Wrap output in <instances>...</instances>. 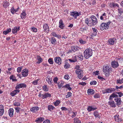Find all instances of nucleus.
Segmentation results:
<instances>
[{"label": "nucleus", "mask_w": 123, "mask_h": 123, "mask_svg": "<svg viewBox=\"0 0 123 123\" xmlns=\"http://www.w3.org/2000/svg\"><path fill=\"white\" fill-rule=\"evenodd\" d=\"M118 12L120 14H122L123 13V9L121 8L118 9Z\"/></svg>", "instance_id": "obj_56"}, {"label": "nucleus", "mask_w": 123, "mask_h": 123, "mask_svg": "<svg viewBox=\"0 0 123 123\" xmlns=\"http://www.w3.org/2000/svg\"><path fill=\"white\" fill-rule=\"evenodd\" d=\"M10 80H12L13 81H16L17 80L15 77L13 75H11L10 76Z\"/></svg>", "instance_id": "obj_42"}, {"label": "nucleus", "mask_w": 123, "mask_h": 123, "mask_svg": "<svg viewBox=\"0 0 123 123\" xmlns=\"http://www.w3.org/2000/svg\"><path fill=\"white\" fill-rule=\"evenodd\" d=\"M39 80V79H37V80L33 81L32 82V84H33V85H37V84L38 81V80Z\"/></svg>", "instance_id": "obj_54"}, {"label": "nucleus", "mask_w": 123, "mask_h": 123, "mask_svg": "<svg viewBox=\"0 0 123 123\" xmlns=\"http://www.w3.org/2000/svg\"><path fill=\"white\" fill-rule=\"evenodd\" d=\"M114 118L115 120L118 122H120L121 121V119L119 117L118 115H116L114 116Z\"/></svg>", "instance_id": "obj_22"}, {"label": "nucleus", "mask_w": 123, "mask_h": 123, "mask_svg": "<svg viewBox=\"0 0 123 123\" xmlns=\"http://www.w3.org/2000/svg\"><path fill=\"white\" fill-rule=\"evenodd\" d=\"M116 18L119 21H122L123 20V17L121 16L120 15L116 16Z\"/></svg>", "instance_id": "obj_39"}, {"label": "nucleus", "mask_w": 123, "mask_h": 123, "mask_svg": "<svg viewBox=\"0 0 123 123\" xmlns=\"http://www.w3.org/2000/svg\"><path fill=\"white\" fill-rule=\"evenodd\" d=\"M58 80V78L57 77H55L53 79V81L54 83L57 84V81Z\"/></svg>", "instance_id": "obj_61"}, {"label": "nucleus", "mask_w": 123, "mask_h": 123, "mask_svg": "<svg viewBox=\"0 0 123 123\" xmlns=\"http://www.w3.org/2000/svg\"><path fill=\"white\" fill-rule=\"evenodd\" d=\"M20 90L19 89H16L12 92L10 93V95L12 96H14L17 93H19Z\"/></svg>", "instance_id": "obj_19"}, {"label": "nucleus", "mask_w": 123, "mask_h": 123, "mask_svg": "<svg viewBox=\"0 0 123 123\" xmlns=\"http://www.w3.org/2000/svg\"><path fill=\"white\" fill-rule=\"evenodd\" d=\"M28 70L26 68L23 69L21 72L22 75L23 77H26L27 76L28 74Z\"/></svg>", "instance_id": "obj_10"}, {"label": "nucleus", "mask_w": 123, "mask_h": 123, "mask_svg": "<svg viewBox=\"0 0 123 123\" xmlns=\"http://www.w3.org/2000/svg\"><path fill=\"white\" fill-rule=\"evenodd\" d=\"M39 109V108L38 106L34 107L31 108L30 110L34 113H36Z\"/></svg>", "instance_id": "obj_15"}, {"label": "nucleus", "mask_w": 123, "mask_h": 123, "mask_svg": "<svg viewBox=\"0 0 123 123\" xmlns=\"http://www.w3.org/2000/svg\"><path fill=\"white\" fill-rule=\"evenodd\" d=\"M14 110L13 108H11L8 111L9 115L10 117H12L13 115Z\"/></svg>", "instance_id": "obj_28"}, {"label": "nucleus", "mask_w": 123, "mask_h": 123, "mask_svg": "<svg viewBox=\"0 0 123 123\" xmlns=\"http://www.w3.org/2000/svg\"><path fill=\"white\" fill-rule=\"evenodd\" d=\"M51 96V95L48 92L45 93L42 95V98L43 99H45L46 98H47L50 97Z\"/></svg>", "instance_id": "obj_14"}, {"label": "nucleus", "mask_w": 123, "mask_h": 123, "mask_svg": "<svg viewBox=\"0 0 123 123\" xmlns=\"http://www.w3.org/2000/svg\"><path fill=\"white\" fill-rule=\"evenodd\" d=\"M9 2L7 1V0H5L3 2V6L4 7L6 8L9 6Z\"/></svg>", "instance_id": "obj_24"}, {"label": "nucleus", "mask_w": 123, "mask_h": 123, "mask_svg": "<svg viewBox=\"0 0 123 123\" xmlns=\"http://www.w3.org/2000/svg\"><path fill=\"white\" fill-rule=\"evenodd\" d=\"M19 28L20 27L19 26L14 27V28L12 29V33L14 34H16L17 32L19 30Z\"/></svg>", "instance_id": "obj_18"}, {"label": "nucleus", "mask_w": 123, "mask_h": 123, "mask_svg": "<svg viewBox=\"0 0 123 123\" xmlns=\"http://www.w3.org/2000/svg\"><path fill=\"white\" fill-rule=\"evenodd\" d=\"M74 123H80L81 121L78 118H75L74 119Z\"/></svg>", "instance_id": "obj_44"}, {"label": "nucleus", "mask_w": 123, "mask_h": 123, "mask_svg": "<svg viewBox=\"0 0 123 123\" xmlns=\"http://www.w3.org/2000/svg\"><path fill=\"white\" fill-rule=\"evenodd\" d=\"M92 50L90 49H86L84 52V57L86 59L92 56Z\"/></svg>", "instance_id": "obj_1"}, {"label": "nucleus", "mask_w": 123, "mask_h": 123, "mask_svg": "<svg viewBox=\"0 0 123 123\" xmlns=\"http://www.w3.org/2000/svg\"><path fill=\"white\" fill-rule=\"evenodd\" d=\"M43 28L44 30H45L46 32H48L49 30V26L47 24H45L43 25Z\"/></svg>", "instance_id": "obj_21"}, {"label": "nucleus", "mask_w": 123, "mask_h": 123, "mask_svg": "<svg viewBox=\"0 0 123 123\" xmlns=\"http://www.w3.org/2000/svg\"><path fill=\"white\" fill-rule=\"evenodd\" d=\"M93 115L96 118H98L100 119V114L98 113V112L97 111H95L93 112Z\"/></svg>", "instance_id": "obj_29"}, {"label": "nucleus", "mask_w": 123, "mask_h": 123, "mask_svg": "<svg viewBox=\"0 0 123 123\" xmlns=\"http://www.w3.org/2000/svg\"><path fill=\"white\" fill-rule=\"evenodd\" d=\"M102 92L103 94L109 93L108 89L107 88L106 89L102 90Z\"/></svg>", "instance_id": "obj_55"}, {"label": "nucleus", "mask_w": 123, "mask_h": 123, "mask_svg": "<svg viewBox=\"0 0 123 123\" xmlns=\"http://www.w3.org/2000/svg\"><path fill=\"white\" fill-rule=\"evenodd\" d=\"M80 14V12L75 11L71 12L70 13V15L75 19L77 18V17L79 16Z\"/></svg>", "instance_id": "obj_4"}, {"label": "nucleus", "mask_w": 123, "mask_h": 123, "mask_svg": "<svg viewBox=\"0 0 123 123\" xmlns=\"http://www.w3.org/2000/svg\"><path fill=\"white\" fill-rule=\"evenodd\" d=\"M108 104L111 107H115L116 105L114 101L112 99H109V101L108 102Z\"/></svg>", "instance_id": "obj_7"}, {"label": "nucleus", "mask_w": 123, "mask_h": 123, "mask_svg": "<svg viewBox=\"0 0 123 123\" xmlns=\"http://www.w3.org/2000/svg\"><path fill=\"white\" fill-rule=\"evenodd\" d=\"M55 62L56 63L59 65L61 63L62 61L60 57H56L54 59Z\"/></svg>", "instance_id": "obj_12"}, {"label": "nucleus", "mask_w": 123, "mask_h": 123, "mask_svg": "<svg viewBox=\"0 0 123 123\" xmlns=\"http://www.w3.org/2000/svg\"><path fill=\"white\" fill-rule=\"evenodd\" d=\"M3 106L2 105H0V116H2L4 113Z\"/></svg>", "instance_id": "obj_25"}, {"label": "nucleus", "mask_w": 123, "mask_h": 123, "mask_svg": "<svg viewBox=\"0 0 123 123\" xmlns=\"http://www.w3.org/2000/svg\"><path fill=\"white\" fill-rule=\"evenodd\" d=\"M26 13L24 11H23L21 14V18L23 19L25 18L26 17Z\"/></svg>", "instance_id": "obj_23"}, {"label": "nucleus", "mask_w": 123, "mask_h": 123, "mask_svg": "<svg viewBox=\"0 0 123 123\" xmlns=\"http://www.w3.org/2000/svg\"><path fill=\"white\" fill-rule=\"evenodd\" d=\"M59 27L62 29H63L65 27V25L61 19L59 21Z\"/></svg>", "instance_id": "obj_17"}, {"label": "nucleus", "mask_w": 123, "mask_h": 123, "mask_svg": "<svg viewBox=\"0 0 123 123\" xmlns=\"http://www.w3.org/2000/svg\"><path fill=\"white\" fill-rule=\"evenodd\" d=\"M116 39L115 38H112L108 40V44L111 45H113L114 43L116 42Z\"/></svg>", "instance_id": "obj_11"}, {"label": "nucleus", "mask_w": 123, "mask_h": 123, "mask_svg": "<svg viewBox=\"0 0 123 123\" xmlns=\"http://www.w3.org/2000/svg\"><path fill=\"white\" fill-rule=\"evenodd\" d=\"M18 11L17 9H14L13 7H12L11 10V12L13 14Z\"/></svg>", "instance_id": "obj_47"}, {"label": "nucleus", "mask_w": 123, "mask_h": 123, "mask_svg": "<svg viewBox=\"0 0 123 123\" xmlns=\"http://www.w3.org/2000/svg\"><path fill=\"white\" fill-rule=\"evenodd\" d=\"M94 93L95 91L92 89H88L87 90V93L88 95H92Z\"/></svg>", "instance_id": "obj_30"}, {"label": "nucleus", "mask_w": 123, "mask_h": 123, "mask_svg": "<svg viewBox=\"0 0 123 123\" xmlns=\"http://www.w3.org/2000/svg\"><path fill=\"white\" fill-rule=\"evenodd\" d=\"M112 67L113 68H117L119 66V64L117 62L115 61H112L111 63Z\"/></svg>", "instance_id": "obj_8"}, {"label": "nucleus", "mask_w": 123, "mask_h": 123, "mask_svg": "<svg viewBox=\"0 0 123 123\" xmlns=\"http://www.w3.org/2000/svg\"><path fill=\"white\" fill-rule=\"evenodd\" d=\"M44 120V118L43 117H39L37 118L36 121L37 123H41Z\"/></svg>", "instance_id": "obj_27"}, {"label": "nucleus", "mask_w": 123, "mask_h": 123, "mask_svg": "<svg viewBox=\"0 0 123 123\" xmlns=\"http://www.w3.org/2000/svg\"><path fill=\"white\" fill-rule=\"evenodd\" d=\"M91 20H92V22L93 25H95L97 23V19L96 17L93 15L91 16Z\"/></svg>", "instance_id": "obj_6"}, {"label": "nucleus", "mask_w": 123, "mask_h": 123, "mask_svg": "<svg viewBox=\"0 0 123 123\" xmlns=\"http://www.w3.org/2000/svg\"><path fill=\"white\" fill-rule=\"evenodd\" d=\"M70 67V65L68 62L66 63L64 66V68L66 69L69 68Z\"/></svg>", "instance_id": "obj_48"}, {"label": "nucleus", "mask_w": 123, "mask_h": 123, "mask_svg": "<svg viewBox=\"0 0 123 123\" xmlns=\"http://www.w3.org/2000/svg\"><path fill=\"white\" fill-rule=\"evenodd\" d=\"M48 61L49 63L50 64H53V59L51 58H49L48 60Z\"/></svg>", "instance_id": "obj_60"}, {"label": "nucleus", "mask_w": 123, "mask_h": 123, "mask_svg": "<svg viewBox=\"0 0 123 123\" xmlns=\"http://www.w3.org/2000/svg\"><path fill=\"white\" fill-rule=\"evenodd\" d=\"M20 84V88H24L26 87V85L24 83H21Z\"/></svg>", "instance_id": "obj_62"}, {"label": "nucleus", "mask_w": 123, "mask_h": 123, "mask_svg": "<svg viewBox=\"0 0 123 123\" xmlns=\"http://www.w3.org/2000/svg\"><path fill=\"white\" fill-rule=\"evenodd\" d=\"M31 31L34 32H36L37 31V28L33 27L30 28Z\"/></svg>", "instance_id": "obj_50"}, {"label": "nucleus", "mask_w": 123, "mask_h": 123, "mask_svg": "<svg viewBox=\"0 0 123 123\" xmlns=\"http://www.w3.org/2000/svg\"><path fill=\"white\" fill-rule=\"evenodd\" d=\"M118 96L115 93H113L110 96V99H112V98L115 97H117Z\"/></svg>", "instance_id": "obj_32"}, {"label": "nucleus", "mask_w": 123, "mask_h": 123, "mask_svg": "<svg viewBox=\"0 0 123 123\" xmlns=\"http://www.w3.org/2000/svg\"><path fill=\"white\" fill-rule=\"evenodd\" d=\"M78 48V47L76 46H73L71 47L72 50L74 52L77 50Z\"/></svg>", "instance_id": "obj_41"}, {"label": "nucleus", "mask_w": 123, "mask_h": 123, "mask_svg": "<svg viewBox=\"0 0 123 123\" xmlns=\"http://www.w3.org/2000/svg\"><path fill=\"white\" fill-rule=\"evenodd\" d=\"M106 14L104 13L100 17V19L101 20H105L106 19Z\"/></svg>", "instance_id": "obj_35"}, {"label": "nucleus", "mask_w": 123, "mask_h": 123, "mask_svg": "<svg viewBox=\"0 0 123 123\" xmlns=\"http://www.w3.org/2000/svg\"><path fill=\"white\" fill-rule=\"evenodd\" d=\"M109 93H111L115 91V89L114 88H108Z\"/></svg>", "instance_id": "obj_49"}, {"label": "nucleus", "mask_w": 123, "mask_h": 123, "mask_svg": "<svg viewBox=\"0 0 123 123\" xmlns=\"http://www.w3.org/2000/svg\"><path fill=\"white\" fill-rule=\"evenodd\" d=\"M60 103V101L59 100H57L56 101L53 102V104L55 106H58Z\"/></svg>", "instance_id": "obj_43"}, {"label": "nucleus", "mask_w": 123, "mask_h": 123, "mask_svg": "<svg viewBox=\"0 0 123 123\" xmlns=\"http://www.w3.org/2000/svg\"><path fill=\"white\" fill-rule=\"evenodd\" d=\"M72 95V93L70 92H68L67 93V94L66 96L67 98H68L70 97Z\"/></svg>", "instance_id": "obj_59"}, {"label": "nucleus", "mask_w": 123, "mask_h": 123, "mask_svg": "<svg viewBox=\"0 0 123 123\" xmlns=\"http://www.w3.org/2000/svg\"><path fill=\"white\" fill-rule=\"evenodd\" d=\"M15 109L16 112L17 113L19 112V111H20L21 110L20 108L19 107H16L15 108Z\"/></svg>", "instance_id": "obj_58"}, {"label": "nucleus", "mask_w": 123, "mask_h": 123, "mask_svg": "<svg viewBox=\"0 0 123 123\" xmlns=\"http://www.w3.org/2000/svg\"><path fill=\"white\" fill-rule=\"evenodd\" d=\"M85 22L89 26H92L93 25L90 18H86L85 20Z\"/></svg>", "instance_id": "obj_9"}, {"label": "nucleus", "mask_w": 123, "mask_h": 123, "mask_svg": "<svg viewBox=\"0 0 123 123\" xmlns=\"http://www.w3.org/2000/svg\"><path fill=\"white\" fill-rule=\"evenodd\" d=\"M103 72L107 75H108L111 71V68L109 67V66L106 65L103 66Z\"/></svg>", "instance_id": "obj_2"}, {"label": "nucleus", "mask_w": 123, "mask_h": 123, "mask_svg": "<svg viewBox=\"0 0 123 123\" xmlns=\"http://www.w3.org/2000/svg\"><path fill=\"white\" fill-rule=\"evenodd\" d=\"M76 73L78 75V77L80 79L82 78L83 76V71L80 69H76L75 71Z\"/></svg>", "instance_id": "obj_5"}, {"label": "nucleus", "mask_w": 123, "mask_h": 123, "mask_svg": "<svg viewBox=\"0 0 123 123\" xmlns=\"http://www.w3.org/2000/svg\"><path fill=\"white\" fill-rule=\"evenodd\" d=\"M56 41L55 38L54 37H52L51 38V43L52 44H55Z\"/></svg>", "instance_id": "obj_38"}, {"label": "nucleus", "mask_w": 123, "mask_h": 123, "mask_svg": "<svg viewBox=\"0 0 123 123\" xmlns=\"http://www.w3.org/2000/svg\"><path fill=\"white\" fill-rule=\"evenodd\" d=\"M78 57L80 59V60H82L83 58V56L81 53H80L78 55Z\"/></svg>", "instance_id": "obj_52"}, {"label": "nucleus", "mask_w": 123, "mask_h": 123, "mask_svg": "<svg viewBox=\"0 0 123 123\" xmlns=\"http://www.w3.org/2000/svg\"><path fill=\"white\" fill-rule=\"evenodd\" d=\"M51 35L57 37L58 38H60L61 37V36L56 34L54 32H52L51 33Z\"/></svg>", "instance_id": "obj_31"}, {"label": "nucleus", "mask_w": 123, "mask_h": 123, "mask_svg": "<svg viewBox=\"0 0 123 123\" xmlns=\"http://www.w3.org/2000/svg\"><path fill=\"white\" fill-rule=\"evenodd\" d=\"M69 113L71 114V115L73 117H74L76 116L77 114V112H69Z\"/></svg>", "instance_id": "obj_46"}, {"label": "nucleus", "mask_w": 123, "mask_h": 123, "mask_svg": "<svg viewBox=\"0 0 123 123\" xmlns=\"http://www.w3.org/2000/svg\"><path fill=\"white\" fill-rule=\"evenodd\" d=\"M48 110L50 111H52L54 110L55 107L52 105H49L48 106Z\"/></svg>", "instance_id": "obj_36"}, {"label": "nucleus", "mask_w": 123, "mask_h": 123, "mask_svg": "<svg viewBox=\"0 0 123 123\" xmlns=\"http://www.w3.org/2000/svg\"><path fill=\"white\" fill-rule=\"evenodd\" d=\"M64 83V82L62 81L60 83L58 84V86L59 88H60L61 87H63V84Z\"/></svg>", "instance_id": "obj_40"}, {"label": "nucleus", "mask_w": 123, "mask_h": 123, "mask_svg": "<svg viewBox=\"0 0 123 123\" xmlns=\"http://www.w3.org/2000/svg\"><path fill=\"white\" fill-rule=\"evenodd\" d=\"M110 6L112 8L115 7H119V5L117 3H115L114 2H111L110 4Z\"/></svg>", "instance_id": "obj_26"}, {"label": "nucleus", "mask_w": 123, "mask_h": 123, "mask_svg": "<svg viewBox=\"0 0 123 123\" xmlns=\"http://www.w3.org/2000/svg\"><path fill=\"white\" fill-rule=\"evenodd\" d=\"M11 29L9 28L6 31H3V34L5 35H6L9 32L11 31Z\"/></svg>", "instance_id": "obj_45"}, {"label": "nucleus", "mask_w": 123, "mask_h": 123, "mask_svg": "<svg viewBox=\"0 0 123 123\" xmlns=\"http://www.w3.org/2000/svg\"><path fill=\"white\" fill-rule=\"evenodd\" d=\"M22 67H19L17 68V71L18 73H20L21 71Z\"/></svg>", "instance_id": "obj_53"}, {"label": "nucleus", "mask_w": 123, "mask_h": 123, "mask_svg": "<svg viewBox=\"0 0 123 123\" xmlns=\"http://www.w3.org/2000/svg\"><path fill=\"white\" fill-rule=\"evenodd\" d=\"M110 23V22H108L105 23H102L100 26L101 30L103 31L104 29L106 30L107 29Z\"/></svg>", "instance_id": "obj_3"}, {"label": "nucleus", "mask_w": 123, "mask_h": 123, "mask_svg": "<svg viewBox=\"0 0 123 123\" xmlns=\"http://www.w3.org/2000/svg\"><path fill=\"white\" fill-rule=\"evenodd\" d=\"M97 108L95 106H88L87 108V110L89 111H94L97 109Z\"/></svg>", "instance_id": "obj_20"}, {"label": "nucleus", "mask_w": 123, "mask_h": 123, "mask_svg": "<svg viewBox=\"0 0 123 123\" xmlns=\"http://www.w3.org/2000/svg\"><path fill=\"white\" fill-rule=\"evenodd\" d=\"M79 42L80 43L82 44H84L86 43V41L83 40L81 39H80L79 40Z\"/></svg>", "instance_id": "obj_51"}, {"label": "nucleus", "mask_w": 123, "mask_h": 123, "mask_svg": "<svg viewBox=\"0 0 123 123\" xmlns=\"http://www.w3.org/2000/svg\"><path fill=\"white\" fill-rule=\"evenodd\" d=\"M94 97L95 98H99L100 96L99 94H96L94 95Z\"/></svg>", "instance_id": "obj_64"}, {"label": "nucleus", "mask_w": 123, "mask_h": 123, "mask_svg": "<svg viewBox=\"0 0 123 123\" xmlns=\"http://www.w3.org/2000/svg\"><path fill=\"white\" fill-rule=\"evenodd\" d=\"M43 90L45 92H48L49 90V87L46 85H44L43 86Z\"/></svg>", "instance_id": "obj_33"}, {"label": "nucleus", "mask_w": 123, "mask_h": 123, "mask_svg": "<svg viewBox=\"0 0 123 123\" xmlns=\"http://www.w3.org/2000/svg\"><path fill=\"white\" fill-rule=\"evenodd\" d=\"M64 78L65 79L68 80L69 79L70 77L68 75L66 74L64 76Z\"/></svg>", "instance_id": "obj_63"}, {"label": "nucleus", "mask_w": 123, "mask_h": 123, "mask_svg": "<svg viewBox=\"0 0 123 123\" xmlns=\"http://www.w3.org/2000/svg\"><path fill=\"white\" fill-rule=\"evenodd\" d=\"M97 82L96 81L94 80H92L90 83L91 85H95L96 84Z\"/></svg>", "instance_id": "obj_57"}, {"label": "nucleus", "mask_w": 123, "mask_h": 123, "mask_svg": "<svg viewBox=\"0 0 123 123\" xmlns=\"http://www.w3.org/2000/svg\"><path fill=\"white\" fill-rule=\"evenodd\" d=\"M52 79L50 77L48 76L47 77L46 79V81L48 83L49 85H51V86H53V85L52 84Z\"/></svg>", "instance_id": "obj_13"}, {"label": "nucleus", "mask_w": 123, "mask_h": 123, "mask_svg": "<svg viewBox=\"0 0 123 123\" xmlns=\"http://www.w3.org/2000/svg\"><path fill=\"white\" fill-rule=\"evenodd\" d=\"M92 30L93 31V33H92V35L93 37L95 36L97 34V31L96 29L95 28H92Z\"/></svg>", "instance_id": "obj_34"}, {"label": "nucleus", "mask_w": 123, "mask_h": 123, "mask_svg": "<svg viewBox=\"0 0 123 123\" xmlns=\"http://www.w3.org/2000/svg\"><path fill=\"white\" fill-rule=\"evenodd\" d=\"M114 100L116 102V104L117 105H119L121 104L122 101L121 98H120L118 97L115 98Z\"/></svg>", "instance_id": "obj_16"}, {"label": "nucleus", "mask_w": 123, "mask_h": 123, "mask_svg": "<svg viewBox=\"0 0 123 123\" xmlns=\"http://www.w3.org/2000/svg\"><path fill=\"white\" fill-rule=\"evenodd\" d=\"M37 60H38V62H36L37 64L40 63L43 61V60L42 58L39 56H37Z\"/></svg>", "instance_id": "obj_37"}]
</instances>
